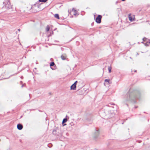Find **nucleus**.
Segmentation results:
<instances>
[{
  "mask_svg": "<svg viewBox=\"0 0 150 150\" xmlns=\"http://www.w3.org/2000/svg\"><path fill=\"white\" fill-rule=\"evenodd\" d=\"M127 100H130L134 103H136V99L140 97V93L137 90L130 89L127 94Z\"/></svg>",
  "mask_w": 150,
  "mask_h": 150,
  "instance_id": "f257e3e1",
  "label": "nucleus"
},
{
  "mask_svg": "<svg viewBox=\"0 0 150 150\" xmlns=\"http://www.w3.org/2000/svg\"><path fill=\"white\" fill-rule=\"evenodd\" d=\"M9 0H5V1L3 2V4H4L5 8L6 9H10L12 8V6L10 4Z\"/></svg>",
  "mask_w": 150,
  "mask_h": 150,
  "instance_id": "f03ea898",
  "label": "nucleus"
},
{
  "mask_svg": "<svg viewBox=\"0 0 150 150\" xmlns=\"http://www.w3.org/2000/svg\"><path fill=\"white\" fill-rule=\"evenodd\" d=\"M102 16L101 15H98L97 17L96 18L95 21L98 23H100L101 22V20Z\"/></svg>",
  "mask_w": 150,
  "mask_h": 150,
  "instance_id": "7ed1b4c3",
  "label": "nucleus"
},
{
  "mask_svg": "<svg viewBox=\"0 0 150 150\" xmlns=\"http://www.w3.org/2000/svg\"><path fill=\"white\" fill-rule=\"evenodd\" d=\"M99 130H96L93 134V137L94 139L96 138L99 135Z\"/></svg>",
  "mask_w": 150,
  "mask_h": 150,
  "instance_id": "20e7f679",
  "label": "nucleus"
},
{
  "mask_svg": "<svg viewBox=\"0 0 150 150\" xmlns=\"http://www.w3.org/2000/svg\"><path fill=\"white\" fill-rule=\"evenodd\" d=\"M77 81H76L71 86L70 89L71 90H75L76 89V85Z\"/></svg>",
  "mask_w": 150,
  "mask_h": 150,
  "instance_id": "39448f33",
  "label": "nucleus"
},
{
  "mask_svg": "<svg viewBox=\"0 0 150 150\" xmlns=\"http://www.w3.org/2000/svg\"><path fill=\"white\" fill-rule=\"evenodd\" d=\"M17 128L18 130H21L23 128V126L21 124H18L17 125Z\"/></svg>",
  "mask_w": 150,
  "mask_h": 150,
  "instance_id": "423d86ee",
  "label": "nucleus"
},
{
  "mask_svg": "<svg viewBox=\"0 0 150 150\" xmlns=\"http://www.w3.org/2000/svg\"><path fill=\"white\" fill-rule=\"evenodd\" d=\"M67 121V118H64L62 122V124H63V126H65L66 125V124H64V123L66 122Z\"/></svg>",
  "mask_w": 150,
  "mask_h": 150,
  "instance_id": "0eeeda50",
  "label": "nucleus"
},
{
  "mask_svg": "<svg viewBox=\"0 0 150 150\" xmlns=\"http://www.w3.org/2000/svg\"><path fill=\"white\" fill-rule=\"evenodd\" d=\"M72 11L74 12L73 14L74 15H76L77 11L76 10H75L74 8H73L72 9Z\"/></svg>",
  "mask_w": 150,
  "mask_h": 150,
  "instance_id": "6e6552de",
  "label": "nucleus"
},
{
  "mask_svg": "<svg viewBox=\"0 0 150 150\" xmlns=\"http://www.w3.org/2000/svg\"><path fill=\"white\" fill-rule=\"evenodd\" d=\"M66 56L65 55H62L61 56V58L62 59L64 60L66 59Z\"/></svg>",
  "mask_w": 150,
  "mask_h": 150,
  "instance_id": "1a4fd4ad",
  "label": "nucleus"
},
{
  "mask_svg": "<svg viewBox=\"0 0 150 150\" xmlns=\"http://www.w3.org/2000/svg\"><path fill=\"white\" fill-rule=\"evenodd\" d=\"M54 17L55 18H56L58 19H59V15L58 14H56L54 15Z\"/></svg>",
  "mask_w": 150,
  "mask_h": 150,
  "instance_id": "9d476101",
  "label": "nucleus"
},
{
  "mask_svg": "<svg viewBox=\"0 0 150 150\" xmlns=\"http://www.w3.org/2000/svg\"><path fill=\"white\" fill-rule=\"evenodd\" d=\"M57 132V130H54L53 131V134L55 135L59 136V134H57L56 133Z\"/></svg>",
  "mask_w": 150,
  "mask_h": 150,
  "instance_id": "9b49d317",
  "label": "nucleus"
},
{
  "mask_svg": "<svg viewBox=\"0 0 150 150\" xmlns=\"http://www.w3.org/2000/svg\"><path fill=\"white\" fill-rule=\"evenodd\" d=\"M50 29V27L49 26V25H48L46 28V31L47 32L48 31H49Z\"/></svg>",
  "mask_w": 150,
  "mask_h": 150,
  "instance_id": "f8f14e48",
  "label": "nucleus"
},
{
  "mask_svg": "<svg viewBox=\"0 0 150 150\" xmlns=\"http://www.w3.org/2000/svg\"><path fill=\"white\" fill-rule=\"evenodd\" d=\"M111 67H108V69L109 73H110L111 72Z\"/></svg>",
  "mask_w": 150,
  "mask_h": 150,
  "instance_id": "ddd939ff",
  "label": "nucleus"
},
{
  "mask_svg": "<svg viewBox=\"0 0 150 150\" xmlns=\"http://www.w3.org/2000/svg\"><path fill=\"white\" fill-rule=\"evenodd\" d=\"M47 1V0H39V1L40 2H45Z\"/></svg>",
  "mask_w": 150,
  "mask_h": 150,
  "instance_id": "4468645a",
  "label": "nucleus"
},
{
  "mask_svg": "<svg viewBox=\"0 0 150 150\" xmlns=\"http://www.w3.org/2000/svg\"><path fill=\"white\" fill-rule=\"evenodd\" d=\"M55 64L54 63V62H51L50 64V67L53 66Z\"/></svg>",
  "mask_w": 150,
  "mask_h": 150,
  "instance_id": "2eb2a0df",
  "label": "nucleus"
},
{
  "mask_svg": "<svg viewBox=\"0 0 150 150\" xmlns=\"http://www.w3.org/2000/svg\"><path fill=\"white\" fill-rule=\"evenodd\" d=\"M47 146L51 148L52 146V144H48Z\"/></svg>",
  "mask_w": 150,
  "mask_h": 150,
  "instance_id": "dca6fc26",
  "label": "nucleus"
},
{
  "mask_svg": "<svg viewBox=\"0 0 150 150\" xmlns=\"http://www.w3.org/2000/svg\"><path fill=\"white\" fill-rule=\"evenodd\" d=\"M110 81L109 79H106L105 80V82L109 83Z\"/></svg>",
  "mask_w": 150,
  "mask_h": 150,
  "instance_id": "f3484780",
  "label": "nucleus"
},
{
  "mask_svg": "<svg viewBox=\"0 0 150 150\" xmlns=\"http://www.w3.org/2000/svg\"><path fill=\"white\" fill-rule=\"evenodd\" d=\"M146 39H147L146 38H143V40L144 41H145Z\"/></svg>",
  "mask_w": 150,
  "mask_h": 150,
  "instance_id": "a211bd4d",
  "label": "nucleus"
},
{
  "mask_svg": "<svg viewBox=\"0 0 150 150\" xmlns=\"http://www.w3.org/2000/svg\"><path fill=\"white\" fill-rule=\"evenodd\" d=\"M132 17H129V20L131 21H132Z\"/></svg>",
  "mask_w": 150,
  "mask_h": 150,
  "instance_id": "6ab92c4d",
  "label": "nucleus"
},
{
  "mask_svg": "<svg viewBox=\"0 0 150 150\" xmlns=\"http://www.w3.org/2000/svg\"><path fill=\"white\" fill-rule=\"evenodd\" d=\"M144 45H145L146 46H148L149 45L147 43H145Z\"/></svg>",
  "mask_w": 150,
  "mask_h": 150,
  "instance_id": "aec40b11",
  "label": "nucleus"
},
{
  "mask_svg": "<svg viewBox=\"0 0 150 150\" xmlns=\"http://www.w3.org/2000/svg\"><path fill=\"white\" fill-rule=\"evenodd\" d=\"M18 30L19 31V32L20 30V29H18Z\"/></svg>",
  "mask_w": 150,
  "mask_h": 150,
  "instance_id": "412c9836",
  "label": "nucleus"
},
{
  "mask_svg": "<svg viewBox=\"0 0 150 150\" xmlns=\"http://www.w3.org/2000/svg\"><path fill=\"white\" fill-rule=\"evenodd\" d=\"M121 0L122 1H125L126 0Z\"/></svg>",
  "mask_w": 150,
  "mask_h": 150,
  "instance_id": "4be33fe9",
  "label": "nucleus"
},
{
  "mask_svg": "<svg viewBox=\"0 0 150 150\" xmlns=\"http://www.w3.org/2000/svg\"><path fill=\"white\" fill-rule=\"evenodd\" d=\"M137 72V70H135L134 71V72Z\"/></svg>",
  "mask_w": 150,
  "mask_h": 150,
  "instance_id": "5701e85b",
  "label": "nucleus"
},
{
  "mask_svg": "<svg viewBox=\"0 0 150 150\" xmlns=\"http://www.w3.org/2000/svg\"><path fill=\"white\" fill-rule=\"evenodd\" d=\"M17 32H17V31H16V33L17 34Z\"/></svg>",
  "mask_w": 150,
  "mask_h": 150,
  "instance_id": "b1692460",
  "label": "nucleus"
},
{
  "mask_svg": "<svg viewBox=\"0 0 150 150\" xmlns=\"http://www.w3.org/2000/svg\"><path fill=\"white\" fill-rule=\"evenodd\" d=\"M137 106L135 107V108H137Z\"/></svg>",
  "mask_w": 150,
  "mask_h": 150,
  "instance_id": "393cba45",
  "label": "nucleus"
},
{
  "mask_svg": "<svg viewBox=\"0 0 150 150\" xmlns=\"http://www.w3.org/2000/svg\"><path fill=\"white\" fill-rule=\"evenodd\" d=\"M149 43L150 44V40H149Z\"/></svg>",
  "mask_w": 150,
  "mask_h": 150,
  "instance_id": "a878e982",
  "label": "nucleus"
},
{
  "mask_svg": "<svg viewBox=\"0 0 150 150\" xmlns=\"http://www.w3.org/2000/svg\"><path fill=\"white\" fill-rule=\"evenodd\" d=\"M23 78V77L22 76L21 77V78Z\"/></svg>",
  "mask_w": 150,
  "mask_h": 150,
  "instance_id": "bb28decb",
  "label": "nucleus"
},
{
  "mask_svg": "<svg viewBox=\"0 0 150 150\" xmlns=\"http://www.w3.org/2000/svg\"><path fill=\"white\" fill-rule=\"evenodd\" d=\"M23 85L22 86H21L22 87H23Z\"/></svg>",
  "mask_w": 150,
  "mask_h": 150,
  "instance_id": "cd10ccee",
  "label": "nucleus"
},
{
  "mask_svg": "<svg viewBox=\"0 0 150 150\" xmlns=\"http://www.w3.org/2000/svg\"><path fill=\"white\" fill-rule=\"evenodd\" d=\"M91 25H93V23H92Z\"/></svg>",
  "mask_w": 150,
  "mask_h": 150,
  "instance_id": "c85d7f7f",
  "label": "nucleus"
},
{
  "mask_svg": "<svg viewBox=\"0 0 150 150\" xmlns=\"http://www.w3.org/2000/svg\"><path fill=\"white\" fill-rule=\"evenodd\" d=\"M91 25H93V23H92Z\"/></svg>",
  "mask_w": 150,
  "mask_h": 150,
  "instance_id": "c756f323",
  "label": "nucleus"
}]
</instances>
